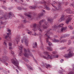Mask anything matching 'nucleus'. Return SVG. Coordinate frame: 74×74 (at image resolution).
<instances>
[{"mask_svg":"<svg viewBox=\"0 0 74 74\" xmlns=\"http://www.w3.org/2000/svg\"><path fill=\"white\" fill-rule=\"evenodd\" d=\"M11 16L15 17L14 15L12 12L6 15H4L2 17H0V19L1 20H4V19H7L8 18H10Z\"/></svg>","mask_w":74,"mask_h":74,"instance_id":"1","label":"nucleus"},{"mask_svg":"<svg viewBox=\"0 0 74 74\" xmlns=\"http://www.w3.org/2000/svg\"><path fill=\"white\" fill-rule=\"evenodd\" d=\"M45 22H46L45 20L44 19H42L39 22L40 25H39L38 24L37 25V28L38 29V30L39 31H40V32L41 33L42 32V29H42V25H42V24L43 23H45Z\"/></svg>","mask_w":74,"mask_h":74,"instance_id":"2","label":"nucleus"},{"mask_svg":"<svg viewBox=\"0 0 74 74\" xmlns=\"http://www.w3.org/2000/svg\"><path fill=\"white\" fill-rule=\"evenodd\" d=\"M50 30H51V29H48L47 31L45 32V33H46L45 34V35L48 38L47 39V40H46V42L47 44H48L50 46H51V45H52V44L49 41V40H48V38H50V39L51 38L49 37V36L48 35L49 34V31Z\"/></svg>","mask_w":74,"mask_h":74,"instance_id":"3","label":"nucleus"},{"mask_svg":"<svg viewBox=\"0 0 74 74\" xmlns=\"http://www.w3.org/2000/svg\"><path fill=\"white\" fill-rule=\"evenodd\" d=\"M48 53H49L47 52H45L44 53V55H46L47 57L44 56L43 55L42 56V57H43L44 59H47V60H48L49 59H51H51H53V57H52V56L51 55H49Z\"/></svg>","mask_w":74,"mask_h":74,"instance_id":"4","label":"nucleus"},{"mask_svg":"<svg viewBox=\"0 0 74 74\" xmlns=\"http://www.w3.org/2000/svg\"><path fill=\"white\" fill-rule=\"evenodd\" d=\"M28 51L29 53V54H28L27 53V50L25 49H24V51L25 52L23 54L24 56H25L26 58H27L29 55V56H32V58H33V55L32 54V53L30 52V51L29 50V49H28L27 50Z\"/></svg>","mask_w":74,"mask_h":74,"instance_id":"5","label":"nucleus"},{"mask_svg":"<svg viewBox=\"0 0 74 74\" xmlns=\"http://www.w3.org/2000/svg\"><path fill=\"white\" fill-rule=\"evenodd\" d=\"M12 63L14 64V65L18 68V65H19V63L16 60V59L15 58H14L12 60Z\"/></svg>","mask_w":74,"mask_h":74,"instance_id":"6","label":"nucleus"},{"mask_svg":"<svg viewBox=\"0 0 74 74\" xmlns=\"http://www.w3.org/2000/svg\"><path fill=\"white\" fill-rule=\"evenodd\" d=\"M73 55H74V54L72 52L69 51V53H68V54H65L64 57L66 58H69L71 57L72 56H73Z\"/></svg>","mask_w":74,"mask_h":74,"instance_id":"7","label":"nucleus"},{"mask_svg":"<svg viewBox=\"0 0 74 74\" xmlns=\"http://www.w3.org/2000/svg\"><path fill=\"white\" fill-rule=\"evenodd\" d=\"M3 59L2 60H0V61H2V62H3L5 64V65L6 66H7L8 65V64L5 62V61H7V59H8V57L7 56H5L3 57Z\"/></svg>","mask_w":74,"mask_h":74,"instance_id":"8","label":"nucleus"},{"mask_svg":"<svg viewBox=\"0 0 74 74\" xmlns=\"http://www.w3.org/2000/svg\"><path fill=\"white\" fill-rule=\"evenodd\" d=\"M42 26L44 29H47L49 26V25L48 23H46L45 24H43Z\"/></svg>","mask_w":74,"mask_h":74,"instance_id":"9","label":"nucleus"},{"mask_svg":"<svg viewBox=\"0 0 74 74\" xmlns=\"http://www.w3.org/2000/svg\"><path fill=\"white\" fill-rule=\"evenodd\" d=\"M43 66H45L46 69H49V67H51L52 66L49 64H47L46 63H45L44 62L42 63Z\"/></svg>","mask_w":74,"mask_h":74,"instance_id":"10","label":"nucleus"},{"mask_svg":"<svg viewBox=\"0 0 74 74\" xmlns=\"http://www.w3.org/2000/svg\"><path fill=\"white\" fill-rule=\"evenodd\" d=\"M68 18L66 19V22L67 24H68L69 23V22H70L71 21V19H72V18H71V16L70 15L68 16Z\"/></svg>","mask_w":74,"mask_h":74,"instance_id":"11","label":"nucleus"},{"mask_svg":"<svg viewBox=\"0 0 74 74\" xmlns=\"http://www.w3.org/2000/svg\"><path fill=\"white\" fill-rule=\"evenodd\" d=\"M66 12L68 14H74V12H72L70 9H68L67 10Z\"/></svg>","mask_w":74,"mask_h":74,"instance_id":"12","label":"nucleus"},{"mask_svg":"<svg viewBox=\"0 0 74 74\" xmlns=\"http://www.w3.org/2000/svg\"><path fill=\"white\" fill-rule=\"evenodd\" d=\"M33 27H34L33 30L34 31H36L37 30V24L36 23L34 24Z\"/></svg>","mask_w":74,"mask_h":74,"instance_id":"13","label":"nucleus"},{"mask_svg":"<svg viewBox=\"0 0 74 74\" xmlns=\"http://www.w3.org/2000/svg\"><path fill=\"white\" fill-rule=\"evenodd\" d=\"M24 41L26 46H28V40L26 38L24 39Z\"/></svg>","mask_w":74,"mask_h":74,"instance_id":"14","label":"nucleus"},{"mask_svg":"<svg viewBox=\"0 0 74 74\" xmlns=\"http://www.w3.org/2000/svg\"><path fill=\"white\" fill-rule=\"evenodd\" d=\"M47 21L50 22V23H52L53 22V20L51 17H49L47 18Z\"/></svg>","mask_w":74,"mask_h":74,"instance_id":"15","label":"nucleus"},{"mask_svg":"<svg viewBox=\"0 0 74 74\" xmlns=\"http://www.w3.org/2000/svg\"><path fill=\"white\" fill-rule=\"evenodd\" d=\"M37 46V42H34L33 43V47L32 48H35V47H36Z\"/></svg>","mask_w":74,"mask_h":74,"instance_id":"16","label":"nucleus"},{"mask_svg":"<svg viewBox=\"0 0 74 74\" xmlns=\"http://www.w3.org/2000/svg\"><path fill=\"white\" fill-rule=\"evenodd\" d=\"M67 29V27H62L61 29V31L62 32H63V31H64L65 30H66Z\"/></svg>","mask_w":74,"mask_h":74,"instance_id":"17","label":"nucleus"},{"mask_svg":"<svg viewBox=\"0 0 74 74\" xmlns=\"http://www.w3.org/2000/svg\"><path fill=\"white\" fill-rule=\"evenodd\" d=\"M52 41H53L54 42H58L60 41L59 40H56L55 39H52Z\"/></svg>","mask_w":74,"mask_h":74,"instance_id":"18","label":"nucleus"},{"mask_svg":"<svg viewBox=\"0 0 74 74\" xmlns=\"http://www.w3.org/2000/svg\"><path fill=\"white\" fill-rule=\"evenodd\" d=\"M15 41L17 42V44H18V42H19V38L18 37H17L15 38Z\"/></svg>","mask_w":74,"mask_h":74,"instance_id":"19","label":"nucleus"},{"mask_svg":"<svg viewBox=\"0 0 74 74\" xmlns=\"http://www.w3.org/2000/svg\"><path fill=\"white\" fill-rule=\"evenodd\" d=\"M47 49L49 51H53V48H52L51 47H47Z\"/></svg>","mask_w":74,"mask_h":74,"instance_id":"20","label":"nucleus"},{"mask_svg":"<svg viewBox=\"0 0 74 74\" xmlns=\"http://www.w3.org/2000/svg\"><path fill=\"white\" fill-rule=\"evenodd\" d=\"M18 47L19 48V49L21 50V51H22V49H23V46L21 45H20V46H18Z\"/></svg>","mask_w":74,"mask_h":74,"instance_id":"21","label":"nucleus"},{"mask_svg":"<svg viewBox=\"0 0 74 74\" xmlns=\"http://www.w3.org/2000/svg\"><path fill=\"white\" fill-rule=\"evenodd\" d=\"M23 60H24L25 62H27V63L29 62V60H28V59L26 58H25L24 57L23 58Z\"/></svg>","mask_w":74,"mask_h":74,"instance_id":"22","label":"nucleus"},{"mask_svg":"<svg viewBox=\"0 0 74 74\" xmlns=\"http://www.w3.org/2000/svg\"><path fill=\"white\" fill-rule=\"evenodd\" d=\"M58 10L59 9H60V8H61V3L60 2L58 3Z\"/></svg>","mask_w":74,"mask_h":74,"instance_id":"23","label":"nucleus"},{"mask_svg":"<svg viewBox=\"0 0 74 74\" xmlns=\"http://www.w3.org/2000/svg\"><path fill=\"white\" fill-rule=\"evenodd\" d=\"M65 20V18H60V19L59 20L60 22H62Z\"/></svg>","mask_w":74,"mask_h":74,"instance_id":"24","label":"nucleus"},{"mask_svg":"<svg viewBox=\"0 0 74 74\" xmlns=\"http://www.w3.org/2000/svg\"><path fill=\"white\" fill-rule=\"evenodd\" d=\"M45 8H46V9L47 10H50L51 8H49V7H48L46 5H45Z\"/></svg>","mask_w":74,"mask_h":74,"instance_id":"25","label":"nucleus"},{"mask_svg":"<svg viewBox=\"0 0 74 74\" xmlns=\"http://www.w3.org/2000/svg\"><path fill=\"white\" fill-rule=\"evenodd\" d=\"M43 15H44V14L43 13H42L41 14H39L38 16V18H40L41 16H43Z\"/></svg>","mask_w":74,"mask_h":74,"instance_id":"26","label":"nucleus"},{"mask_svg":"<svg viewBox=\"0 0 74 74\" xmlns=\"http://www.w3.org/2000/svg\"><path fill=\"white\" fill-rule=\"evenodd\" d=\"M18 10H26V8H18Z\"/></svg>","mask_w":74,"mask_h":74,"instance_id":"27","label":"nucleus"},{"mask_svg":"<svg viewBox=\"0 0 74 74\" xmlns=\"http://www.w3.org/2000/svg\"><path fill=\"white\" fill-rule=\"evenodd\" d=\"M25 15L26 16H27L28 17H29V18H31V17H32V16H31L30 15H28V14H27V13H25Z\"/></svg>","mask_w":74,"mask_h":74,"instance_id":"28","label":"nucleus"},{"mask_svg":"<svg viewBox=\"0 0 74 74\" xmlns=\"http://www.w3.org/2000/svg\"><path fill=\"white\" fill-rule=\"evenodd\" d=\"M51 5H52V6H53V7L55 8V9H56V10H59L58 9V8H57L56 7V6H55V5H53L52 4H51Z\"/></svg>","mask_w":74,"mask_h":74,"instance_id":"29","label":"nucleus"},{"mask_svg":"<svg viewBox=\"0 0 74 74\" xmlns=\"http://www.w3.org/2000/svg\"><path fill=\"white\" fill-rule=\"evenodd\" d=\"M63 25H64V24H60V25H59L58 26L59 27H61L63 26Z\"/></svg>","mask_w":74,"mask_h":74,"instance_id":"30","label":"nucleus"},{"mask_svg":"<svg viewBox=\"0 0 74 74\" xmlns=\"http://www.w3.org/2000/svg\"><path fill=\"white\" fill-rule=\"evenodd\" d=\"M66 40L64 39L60 41V43H62V42H66Z\"/></svg>","mask_w":74,"mask_h":74,"instance_id":"31","label":"nucleus"},{"mask_svg":"<svg viewBox=\"0 0 74 74\" xmlns=\"http://www.w3.org/2000/svg\"><path fill=\"white\" fill-rule=\"evenodd\" d=\"M27 66L28 67L29 69V70H33V68H32V67L30 66Z\"/></svg>","mask_w":74,"mask_h":74,"instance_id":"32","label":"nucleus"},{"mask_svg":"<svg viewBox=\"0 0 74 74\" xmlns=\"http://www.w3.org/2000/svg\"><path fill=\"white\" fill-rule=\"evenodd\" d=\"M3 11L0 10V14L1 15H3Z\"/></svg>","mask_w":74,"mask_h":74,"instance_id":"33","label":"nucleus"},{"mask_svg":"<svg viewBox=\"0 0 74 74\" xmlns=\"http://www.w3.org/2000/svg\"><path fill=\"white\" fill-rule=\"evenodd\" d=\"M69 29H71V30H72V29H73V27L69 25Z\"/></svg>","mask_w":74,"mask_h":74,"instance_id":"34","label":"nucleus"},{"mask_svg":"<svg viewBox=\"0 0 74 74\" xmlns=\"http://www.w3.org/2000/svg\"><path fill=\"white\" fill-rule=\"evenodd\" d=\"M71 41L70 40H69L68 41V45H70L71 44Z\"/></svg>","mask_w":74,"mask_h":74,"instance_id":"35","label":"nucleus"},{"mask_svg":"<svg viewBox=\"0 0 74 74\" xmlns=\"http://www.w3.org/2000/svg\"><path fill=\"white\" fill-rule=\"evenodd\" d=\"M58 27V26L56 25H54L53 26V28H54V29H55L56 28H57Z\"/></svg>","mask_w":74,"mask_h":74,"instance_id":"36","label":"nucleus"},{"mask_svg":"<svg viewBox=\"0 0 74 74\" xmlns=\"http://www.w3.org/2000/svg\"><path fill=\"white\" fill-rule=\"evenodd\" d=\"M19 27H21V28L23 27V24L21 25L20 26H19Z\"/></svg>","mask_w":74,"mask_h":74,"instance_id":"37","label":"nucleus"},{"mask_svg":"<svg viewBox=\"0 0 74 74\" xmlns=\"http://www.w3.org/2000/svg\"><path fill=\"white\" fill-rule=\"evenodd\" d=\"M2 7L3 9H4V10H6L7 9V8L5 7V6H2Z\"/></svg>","mask_w":74,"mask_h":74,"instance_id":"38","label":"nucleus"},{"mask_svg":"<svg viewBox=\"0 0 74 74\" xmlns=\"http://www.w3.org/2000/svg\"><path fill=\"white\" fill-rule=\"evenodd\" d=\"M5 0H0V1H3V3H6L5 1Z\"/></svg>","mask_w":74,"mask_h":74,"instance_id":"39","label":"nucleus"},{"mask_svg":"<svg viewBox=\"0 0 74 74\" xmlns=\"http://www.w3.org/2000/svg\"><path fill=\"white\" fill-rule=\"evenodd\" d=\"M44 1L43 2H42V4H46L47 3V2L45 1H44Z\"/></svg>","mask_w":74,"mask_h":74,"instance_id":"40","label":"nucleus"},{"mask_svg":"<svg viewBox=\"0 0 74 74\" xmlns=\"http://www.w3.org/2000/svg\"><path fill=\"white\" fill-rule=\"evenodd\" d=\"M21 53H19V55H20V56H21V55L22 54V51H21Z\"/></svg>","mask_w":74,"mask_h":74,"instance_id":"41","label":"nucleus"},{"mask_svg":"<svg viewBox=\"0 0 74 74\" xmlns=\"http://www.w3.org/2000/svg\"><path fill=\"white\" fill-rule=\"evenodd\" d=\"M9 47L12 46V43H9Z\"/></svg>","mask_w":74,"mask_h":74,"instance_id":"42","label":"nucleus"},{"mask_svg":"<svg viewBox=\"0 0 74 74\" xmlns=\"http://www.w3.org/2000/svg\"><path fill=\"white\" fill-rule=\"evenodd\" d=\"M7 32H9V33H11V29H8L7 30Z\"/></svg>","mask_w":74,"mask_h":74,"instance_id":"43","label":"nucleus"},{"mask_svg":"<svg viewBox=\"0 0 74 74\" xmlns=\"http://www.w3.org/2000/svg\"><path fill=\"white\" fill-rule=\"evenodd\" d=\"M4 45H5L6 47L7 46V43L6 42H4V43H3Z\"/></svg>","mask_w":74,"mask_h":74,"instance_id":"44","label":"nucleus"},{"mask_svg":"<svg viewBox=\"0 0 74 74\" xmlns=\"http://www.w3.org/2000/svg\"><path fill=\"white\" fill-rule=\"evenodd\" d=\"M53 54H56V53H57V52L56 51H53Z\"/></svg>","mask_w":74,"mask_h":74,"instance_id":"45","label":"nucleus"},{"mask_svg":"<svg viewBox=\"0 0 74 74\" xmlns=\"http://www.w3.org/2000/svg\"><path fill=\"white\" fill-rule=\"evenodd\" d=\"M7 34H8V35H9V34L10 35H11V32H9L8 33H7Z\"/></svg>","mask_w":74,"mask_h":74,"instance_id":"46","label":"nucleus"},{"mask_svg":"<svg viewBox=\"0 0 74 74\" xmlns=\"http://www.w3.org/2000/svg\"><path fill=\"white\" fill-rule=\"evenodd\" d=\"M61 18H64V15H62L61 17Z\"/></svg>","mask_w":74,"mask_h":74,"instance_id":"47","label":"nucleus"},{"mask_svg":"<svg viewBox=\"0 0 74 74\" xmlns=\"http://www.w3.org/2000/svg\"><path fill=\"white\" fill-rule=\"evenodd\" d=\"M23 22L24 23H26V20H23Z\"/></svg>","mask_w":74,"mask_h":74,"instance_id":"48","label":"nucleus"},{"mask_svg":"<svg viewBox=\"0 0 74 74\" xmlns=\"http://www.w3.org/2000/svg\"><path fill=\"white\" fill-rule=\"evenodd\" d=\"M30 33H32V32L31 31H29V32H27V34H30Z\"/></svg>","mask_w":74,"mask_h":74,"instance_id":"49","label":"nucleus"},{"mask_svg":"<svg viewBox=\"0 0 74 74\" xmlns=\"http://www.w3.org/2000/svg\"><path fill=\"white\" fill-rule=\"evenodd\" d=\"M53 3L54 4H57V3H56V2L55 1H53Z\"/></svg>","mask_w":74,"mask_h":74,"instance_id":"50","label":"nucleus"},{"mask_svg":"<svg viewBox=\"0 0 74 74\" xmlns=\"http://www.w3.org/2000/svg\"><path fill=\"white\" fill-rule=\"evenodd\" d=\"M11 53L12 54V55H14V51H12L11 52Z\"/></svg>","mask_w":74,"mask_h":74,"instance_id":"51","label":"nucleus"},{"mask_svg":"<svg viewBox=\"0 0 74 74\" xmlns=\"http://www.w3.org/2000/svg\"><path fill=\"white\" fill-rule=\"evenodd\" d=\"M33 36H36L37 34H36V33H35L34 34H32Z\"/></svg>","mask_w":74,"mask_h":74,"instance_id":"52","label":"nucleus"},{"mask_svg":"<svg viewBox=\"0 0 74 74\" xmlns=\"http://www.w3.org/2000/svg\"><path fill=\"white\" fill-rule=\"evenodd\" d=\"M12 47V46H9V49H12V47Z\"/></svg>","mask_w":74,"mask_h":74,"instance_id":"53","label":"nucleus"},{"mask_svg":"<svg viewBox=\"0 0 74 74\" xmlns=\"http://www.w3.org/2000/svg\"><path fill=\"white\" fill-rule=\"evenodd\" d=\"M35 8H36V7H32V9H35Z\"/></svg>","mask_w":74,"mask_h":74,"instance_id":"54","label":"nucleus"},{"mask_svg":"<svg viewBox=\"0 0 74 74\" xmlns=\"http://www.w3.org/2000/svg\"><path fill=\"white\" fill-rule=\"evenodd\" d=\"M23 40H24V39H22L21 40L22 43H23Z\"/></svg>","mask_w":74,"mask_h":74,"instance_id":"55","label":"nucleus"},{"mask_svg":"<svg viewBox=\"0 0 74 74\" xmlns=\"http://www.w3.org/2000/svg\"><path fill=\"white\" fill-rule=\"evenodd\" d=\"M69 34H67L65 35V37H69Z\"/></svg>","mask_w":74,"mask_h":74,"instance_id":"56","label":"nucleus"},{"mask_svg":"<svg viewBox=\"0 0 74 74\" xmlns=\"http://www.w3.org/2000/svg\"><path fill=\"white\" fill-rule=\"evenodd\" d=\"M20 16H21V18H24V17H23V16H22V15H20Z\"/></svg>","mask_w":74,"mask_h":74,"instance_id":"57","label":"nucleus"},{"mask_svg":"<svg viewBox=\"0 0 74 74\" xmlns=\"http://www.w3.org/2000/svg\"><path fill=\"white\" fill-rule=\"evenodd\" d=\"M63 62V60H60V62H61V63H62V62Z\"/></svg>","mask_w":74,"mask_h":74,"instance_id":"58","label":"nucleus"},{"mask_svg":"<svg viewBox=\"0 0 74 74\" xmlns=\"http://www.w3.org/2000/svg\"><path fill=\"white\" fill-rule=\"evenodd\" d=\"M26 31H27V32H29L30 31H29L28 29H26Z\"/></svg>","mask_w":74,"mask_h":74,"instance_id":"59","label":"nucleus"},{"mask_svg":"<svg viewBox=\"0 0 74 74\" xmlns=\"http://www.w3.org/2000/svg\"><path fill=\"white\" fill-rule=\"evenodd\" d=\"M58 16V15H56L55 17V18H57V16Z\"/></svg>","mask_w":74,"mask_h":74,"instance_id":"60","label":"nucleus"},{"mask_svg":"<svg viewBox=\"0 0 74 74\" xmlns=\"http://www.w3.org/2000/svg\"><path fill=\"white\" fill-rule=\"evenodd\" d=\"M1 24H3V22H2V21H1Z\"/></svg>","mask_w":74,"mask_h":74,"instance_id":"61","label":"nucleus"},{"mask_svg":"<svg viewBox=\"0 0 74 74\" xmlns=\"http://www.w3.org/2000/svg\"><path fill=\"white\" fill-rule=\"evenodd\" d=\"M16 71L17 73H19V71H18V70L16 69Z\"/></svg>","mask_w":74,"mask_h":74,"instance_id":"62","label":"nucleus"},{"mask_svg":"<svg viewBox=\"0 0 74 74\" xmlns=\"http://www.w3.org/2000/svg\"><path fill=\"white\" fill-rule=\"evenodd\" d=\"M8 37V36H5V38H7Z\"/></svg>","mask_w":74,"mask_h":74,"instance_id":"63","label":"nucleus"},{"mask_svg":"<svg viewBox=\"0 0 74 74\" xmlns=\"http://www.w3.org/2000/svg\"><path fill=\"white\" fill-rule=\"evenodd\" d=\"M56 58H58V55H56Z\"/></svg>","mask_w":74,"mask_h":74,"instance_id":"64","label":"nucleus"}]
</instances>
